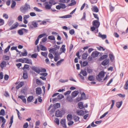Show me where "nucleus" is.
Listing matches in <instances>:
<instances>
[{
  "label": "nucleus",
  "instance_id": "nucleus-1",
  "mask_svg": "<svg viewBox=\"0 0 128 128\" xmlns=\"http://www.w3.org/2000/svg\"><path fill=\"white\" fill-rule=\"evenodd\" d=\"M64 113V112L63 110H58L56 111L55 115L56 116L58 117H62Z\"/></svg>",
  "mask_w": 128,
  "mask_h": 128
},
{
  "label": "nucleus",
  "instance_id": "nucleus-2",
  "mask_svg": "<svg viewBox=\"0 0 128 128\" xmlns=\"http://www.w3.org/2000/svg\"><path fill=\"white\" fill-rule=\"evenodd\" d=\"M29 8H30V6L27 3H26L24 7L23 6L21 7L20 8V10L22 12H24V11L26 12V10H27Z\"/></svg>",
  "mask_w": 128,
  "mask_h": 128
},
{
  "label": "nucleus",
  "instance_id": "nucleus-3",
  "mask_svg": "<svg viewBox=\"0 0 128 128\" xmlns=\"http://www.w3.org/2000/svg\"><path fill=\"white\" fill-rule=\"evenodd\" d=\"M92 24L93 25L96 26L97 28H98L100 24V22L98 20H94L92 22Z\"/></svg>",
  "mask_w": 128,
  "mask_h": 128
},
{
  "label": "nucleus",
  "instance_id": "nucleus-4",
  "mask_svg": "<svg viewBox=\"0 0 128 128\" xmlns=\"http://www.w3.org/2000/svg\"><path fill=\"white\" fill-rule=\"evenodd\" d=\"M40 22H41V20H34L32 22V24L33 26L34 27L36 28L38 27V24L37 23Z\"/></svg>",
  "mask_w": 128,
  "mask_h": 128
},
{
  "label": "nucleus",
  "instance_id": "nucleus-5",
  "mask_svg": "<svg viewBox=\"0 0 128 128\" xmlns=\"http://www.w3.org/2000/svg\"><path fill=\"white\" fill-rule=\"evenodd\" d=\"M48 3V2H46L44 4L45 5V8L46 9L49 10L51 9L52 6L50 4H49Z\"/></svg>",
  "mask_w": 128,
  "mask_h": 128
},
{
  "label": "nucleus",
  "instance_id": "nucleus-6",
  "mask_svg": "<svg viewBox=\"0 0 128 128\" xmlns=\"http://www.w3.org/2000/svg\"><path fill=\"white\" fill-rule=\"evenodd\" d=\"M31 68L32 70L38 74H39L40 72V69L38 67L32 66Z\"/></svg>",
  "mask_w": 128,
  "mask_h": 128
},
{
  "label": "nucleus",
  "instance_id": "nucleus-7",
  "mask_svg": "<svg viewBox=\"0 0 128 128\" xmlns=\"http://www.w3.org/2000/svg\"><path fill=\"white\" fill-rule=\"evenodd\" d=\"M110 61L109 59L107 58L102 62L101 64L104 66H106L109 64Z\"/></svg>",
  "mask_w": 128,
  "mask_h": 128
},
{
  "label": "nucleus",
  "instance_id": "nucleus-8",
  "mask_svg": "<svg viewBox=\"0 0 128 128\" xmlns=\"http://www.w3.org/2000/svg\"><path fill=\"white\" fill-rule=\"evenodd\" d=\"M99 54L100 52L97 51H94L92 54L91 56L93 58H94L97 57Z\"/></svg>",
  "mask_w": 128,
  "mask_h": 128
},
{
  "label": "nucleus",
  "instance_id": "nucleus-9",
  "mask_svg": "<svg viewBox=\"0 0 128 128\" xmlns=\"http://www.w3.org/2000/svg\"><path fill=\"white\" fill-rule=\"evenodd\" d=\"M90 29L91 31L94 32L95 33H97L98 32V28H96V27L94 26L91 27Z\"/></svg>",
  "mask_w": 128,
  "mask_h": 128
},
{
  "label": "nucleus",
  "instance_id": "nucleus-10",
  "mask_svg": "<svg viewBox=\"0 0 128 128\" xmlns=\"http://www.w3.org/2000/svg\"><path fill=\"white\" fill-rule=\"evenodd\" d=\"M60 123L65 128H67L66 124V120L65 119H62L60 121Z\"/></svg>",
  "mask_w": 128,
  "mask_h": 128
},
{
  "label": "nucleus",
  "instance_id": "nucleus-11",
  "mask_svg": "<svg viewBox=\"0 0 128 128\" xmlns=\"http://www.w3.org/2000/svg\"><path fill=\"white\" fill-rule=\"evenodd\" d=\"M42 89L38 87L36 89V94L37 95H40L42 93Z\"/></svg>",
  "mask_w": 128,
  "mask_h": 128
},
{
  "label": "nucleus",
  "instance_id": "nucleus-12",
  "mask_svg": "<svg viewBox=\"0 0 128 128\" xmlns=\"http://www.w3.org/2000/svg\"><path fill=\"white\" fill-rule=\"evenodd\" d=\"M79 92L78 90H75L72 93V98L76 97L78 94Z\"/></svg>",
  "mask_w": 128,
  "mask_h": 128
},
{
  "label": "nucleus",
  "instance_id": "nucleus-13",
  "mask_svg": "<svg viewBox=\"0 0 128 128\" xmlns=\"http://www.w3.org/2000/svg\"><path fill=\"white\" fill-rule=\"evenodd\" d=\"M23 77L24 79H26L28 78V74L26 70H24L23 72Z\"/></svg>",
  "mask_w": 128,
  "mask_h": 128
},
{
  "label": "nucleus",
  "instance_id": "nucleus-14",
  "mask_svg": "<svg viewBox=\"0 0 128 128\" xmlns=\"http://www.w3.org/2000/svg\"><path fill=\"white\" fill-rule=\"evenodd\" d=\"M6 62L5 61H2L0 64V66L2 69H3L4 67L6 66Z\"/></svg>",
  "mask_w": 128,
  "mask_h": 128
},
{
  "label": "nucleus",
  "instance_id": "nucleus-15",
  "mask_svg": "<svg viewBox=\"0 0 128 128\" xmlns=\"http://www.w3.org/2000/svg\"><path fill=\"white\" fill-rule=\"evenodd\" d=\"M92 10L94 12H98L99 10L96 6H94L91 8Z\"/></svg>",
  "mask_w": 128,
  "mask_h": 128
},
{
  "label": "nucleus",
  "instance_id": "nucleus-16",
  "mask_svg": "<svg viewBox=\"0 0 128 128\" xmlns=\"http://www.w3.org/2000/svg\"><path fill=\"white\" fill-rule=\"evenodd\" d=\"M122 104V101H121L120 102H117L116 103V106L117 108H119L121 107Z\"/></svg>",
  "mask_w": 128,
  "mask_h": 128
},
{
  "label": "nucleus",
  "instance_id": "nucleus-17",
  "mask_svg": "<svg viewBox=\"0 0 128 128\" xmlns=\"http://www.w3.org/2000/svg\"><path fill=\"white\" fill-rule=\"evenodd\" d=\"M105 72L103 71H102L100 72L97 76H100L101 78L104 77L105 75Z\"/></svg>",
  "mask_w": 128,
  "mask_h": 128
},
{
  "label": "nucleus",
  "instance_id": "nucleus-18",
  "mask_svg": "<svg viewBox=\"0 0 128 128\" xmlns=\"http://www.w3.org/2000/svg\"><path fill=\"white\" fill-rule=\"evenodd\" d=\"M16 24L13 25L11 27L9 28L10 30H12L14 29L15 28H17L19 25V24L18 22H16Z\"/></svg>",
  "mask_w": 128,
  "mask_h": 128
},
{
  "label": "nucleus",
  "instance_id": "nucleus-19",
  "mask_svg": "<svg viewBox=\"0 0 128 128\" xmlns=\"http://www.w3.org/2000/svg\"><path fill=\"white\" fill-rule=\"evenodd\" d=\"M84 111L82 110H81L80 111L77 110L76 113L78 115L82 116L84 114Z\"/></svg>",
  "mask_w": 128,
  "mask_h": 128
},
{
  "label": "nucleus",
  "instance_id": "nucleus-20",
  "mask_svg": "<svg viewBox=\"0 0 128 128\" xmlns=\"http://www.w3.org/2000/svg\"><path fill=\"white\" fill-rule=\"evenodd\" d=\"M73 119L74 121L75 122H78L79 120L80 119V117L76 115H74Z\"/></svg>",
  "mask_w": 128,
  "mask_h": 128
},
{
  "label": "nucleus",
  "instance_id": "nucleus-21",
  "mask_svg": "<svg viewBox=\"0 0 128 128\" xmlns=\"http://www.w3.org/2000/svg\"><path fill=\"white\" fill-rule=\"evenodd\" d=\"M48 2L52 6V5H55L57 3L56 1V0H49Z\"/></svg>",
  "mask_w": 128,
  "mask_h": 128
},
{
  "label": "nucleus",
  "instance_id": "nucleus-22",
  "mask_svg": "<svg viewBox=\"0 0 128 128\" xmlns=\"http://www.w3.org/2000/svg\"><path fill=\"white\" fill-rule=\"evenodd\" d=\"M24 59L26 60V61L24 62L25 63L32 64V61L31 60H29L27 58H24Z\"/></svg>",
  "mask_w": 128,
  "mask_h": 128
},
{
  "label": "nucleus",
  "instance_id": "nucleus-23",
  "mask_svg": "<svg viewBox=\"0 0 128 128\" xmlns=\"http://www.w3.org/2000/svg\"><path fill=\"white\" fill-rule=\"evenodd\" d=\"M88 56V54L87 53V52L84 53L82 55V59L84 60L86 59Z\"/></svg>",
  "mask_w": 128,
  "mask_h": 128
},
{
  "label": "nucleus",
  "instance_id": "nucleus-24",
  "mask_svg": "<svg viewBox=\"0 0 128 128\" xmlns=\"http://www.w3.org/2000/svg\"><path fill=\"white\" fill-rule=\"evenodd\" d=\"M72 17V15H67L62 16H60L58 17L61 18H70Z\"/></svg>",
  "mask_w": 128,
  "mask_h": 128
},
{
  "label": "nucleus",
  "instance_id": "nucleus-25",
  "mask_svg": "<svg viewBox=\"0 0 128 128\" xmlns=\"http://www.w3.org/2000/svg\"><path fill=\"white\" fill-rule=\"evenodd\" d=\"M40 48L41 50L42 51H46L47 50L46 47L42 44H40Z\"/></svg>",
  "mask_w": 128,
  "mask_h": 128
},
{
  "label": "nucleus",
  "instance_id": "nucleus-26",
  "mask_svg": "<svg viewBox=\"0 0 128 128\" xmlns=\"http://www.w3.org/2000/svg\"><path fill=\"white\" fill-rule=\"evenodd\" d=\"M80 73V74H82L84 76H85L87 75V73L85 69L84 70H83L82 69Z\"/></svg>",
  "mask_w": 128,
  "mask_h": 128
},
{
  "label": "nucleus",
  "instance_id": "nucleus-27",
  "mask_svg": "<svg viewBox=\"0 0 128 128\" xmlns=\"http://www.w3.org/2000/svg\"><path fill=\"white\" fill-rule=\"evenodd\" d=\"M34 99V97L32 96H30L28 97L27 99V102H31Z\"/></svg>",
  "mask_w": 128,
  "mask_h": 128
},
{
  "label": "nucleus",
  "instance_id": "nucleus-28",
  "mask_svg": "<svg viewBox=\"0 0 128 128\" xmlns=\"http://www.w3.org/2000/svg\"><path fill=\"white\" fill-rule=\"evenodd\" d=\"M72 115L71 114H68L66 116V118L68 121H70L72 120Z\"/></svg>",
  "mask_w": 128,
  "mask_h": 128
},
{
  "label": "nucleus",
  "instance_id": "nucleus-29",
  "mask_svg": "<svg viewBox=\"0 0 128 128\" xmlns=\"http://www.w3.org/2000/svg\"><path fill=\"white\" fill-rule=\"evenodd\" d=\"M108 56V55L107 54L104 55L100 58L99 60L100 61H102L104 59L107 58Z\"/></svg>",
  "mask_w": 128,
  "mask_h": 128
},
{
  "label": "nucleus",
  "instance_id": "nucleus-30",
  "mask_svg": "<svg viewBox=\"0 0 128 128\" xmlns=\"http://www.w3.org/2000/svg\"><path fill=\"white\" fill-rule=\"evenodd\" d=\"M78 105L79 108L80 109H82L84 107V106H83V103L82 102L78 103Z\"/></svg>",
  "mask_w": 128,
  "mask_h": 128
},
{
  "label": "nucleus",
  "instance_id": "nucleus-31",
  "mask_svg": "<svg viewBox=\"0 0 128 128\" xmlns=\"http://www.w3.org/2000/svg\"><path fill=\"white\" fill-rule=\"evenodd\" d=\"M56 49L54 48H50L49 51L50 53H52L54 54V53L56 52Z\"/></svg>",
  "mask_w": 128,
  "mask_h": 128
},
{
  "label": "nucleus",
  "instance_id": "nucleus-32",
  "mask_svg": "<svg viewBox=\"0 0 128 128\" xmlns=\"http://www.w3.org/2000/svg\"><path fill=\"white\" fill-rule=\"evenodd\" d=\"M109 57L111 62H113L114 59V55L112 54H109Z\"/></svg>",
  "mask_w": 128,
  "mask_h": 128
},
{
  "label": "nucleus",
  "instance_id": "nucleus-33",
  "mask_svg": "<svg viewBox=\"0 0 128 128\" xmlns=\"http://www.w3.org/2000/svg\"><path fill=\"white\" fill-rule=\"evenodd\" d=\"M22 28L19 30H18V34L21 36L22 35L24 34L23 32Z\"/></svg>",
  "mask_w": 128,
  "mask_h": 128
},
{
  "label": "nucleus",
  "instance_id": "nucleus-34",
  "mask_svg": "<svg viewBox=\"0 0 128 128\" xmlns=\"http://www.w3.org/2000/svg\"><path fill=\"white\" fill-rule=\"evenodd\" d=\"M124 88L126 90H127L128 89V79L126 82V84L124 86Z\"/></svg>",
  "mask_w": 128,
  "mask_h": 128
},
{
  "label": "nucleus",
  "instance_id": "nucleus-35",
  "mask_svg": "<svg viewBox=\"0 0 128 128\" xmlns=\"http://www.w3.org/2000/svg\"><path fill=\"white\" fill-rule=\"evenodd\" d=\"M88 79L90 81H93L94 80V78L93 76H88Z\"/></svg>",
  "mask_w": 128,
  "mask_h": 128
},
{
  "label": "nucleus",
  "instance_id": "nucleus-36",
  "mask_svg": "<svg viewBox=\"0 0 128 128\" xmlns=\"http://www.w3.org/2000/svg\"><path fill=\"white\" fill-rule=\"evenodd\" d=\"M24 52H21L22 55L23 56H26L28 54V52L25 49H24Z\"/></svg>",
  "mask_w": 128,
  "mask_h": 128
},
{
  "label": "nucleus",
  "instance_id": "nucleus-37",
  "mask_svg": "<svg viewBox=\"0 0 128 128\" xmlns=\"http://www.w3.org/2000/svg\"><path fill=\"white\" fill-rule=\"evenodd\" d=\"M64 60V59H61L60 60L58 61L56 64V65L57 66H60L62 62Z\"/></svg>",
  "mask_w": 128,
  "mask_h": 128
},
{
  "label": "nucleus",
  "instance_id": "nucleus-38",
  "mask_svg": "<svg viewBox=\"0 0 128 128\" xmlns=\"http://www.w3.org/2000/svg\"><path fill=\"white\" fill-rule=\"evenodd\" d=\"M54 106L56 108H59L60 107V104L59 103H56L55 104H54Z\"/></svg>",
  "mask_w": 128,
  "mask_h": 128
},
{
  "label": "nucleus",
  "instance_id": "nucleus-39",
  "mask_svg": "<svg viewBox=\"0 0 128 128\" xmlns=\"http://www.w3.org/2000/svg\"><path fill=\"white\" fill-rule=\"evenodd\" d=\"M12 4L11 5V8H13L14 7L16 4V2L15 1L12 0Z\"/></svg>",
  "mask_w": 128,
  "mask_h": 128
},
{
  "label": "nucleus",
  "instance_id": "nucleus-40",
  "mask_svg": "<svg viewBox=\"0 0 128 128\" xmlns=\"http://www.w3.org/2000/svg\"><path fill=\"white\" fill-rule=\"evenodd\" d=\"M65 45H63L60 48V50H62V52H64L66 50V49L65 48Z\"/></svg>",
  "mask_w": 128,
  "mask_h": 128
},
{
  "label": "nucleus",
  "instance_id": "nucleus-41",
  "mask_svg": "<svg viewBox=\"0 0 128 128\" xmlns=\"http://www.w3.org/2000/svg\"><path fill=\"white\" fill-rule=\"evenodd\" d=\"M36 82L38 85H41L42 84V82L40 80L38 79H36Z\"/></svg>",
  "mask_w": 128,
  "mask_h": 128
},
{
  "label": "nucleus",
  "instance_id": "nucleus-42",
  "mask_svg": "<svg viewBox=\"0 0 128 128\" xmlns=\"http://www.w3.org/2000/svg\"><path fill=\"white\" fill-rule=\"evenodd\" d=\"M5 112L3 109H2L0 112V115L4 116L5 115Z\"/></svg>",
  "mask_w": 128,
  "mask_h": 128
},
{
  "label": "nucleus",
  "instance_id": "nucleus-43",
  "mask_svg": "<svg viewBox=\"0 0 128 128\" xmlns=\"http://www.w3.org/2000/svg\"><path fill=\"white\" fill-rule=\"evenodd\" d=\"M3 59L5 60H8L10 59V58L8 56L5 55L3 56Z\"/></svg>",
  "mask_w": 128,
  "mask_h": 128
},
{
  "label": "nucleus",
  "instance_id": "nucleus-44",
  "mask_svg": "<svg viewBox=\"0 0 128 128\" xmlns=\"http://www.w3.org/2000/svg\"><path fill=\"white\" fill-rule=\"evenodd\" d=\"M10 45H8L7 47L5 49L4 52V53H6L8 52V51L9 49L10 48Z\"/></svg>",
  "mask_w": 128,
  "mask_h": 128
},
{
  "label": "nucleus",
  "instance_id": "nucleus-45",
  "mask_svg": "<svg viewBox=\"0 0 128 128\" xmlns=\"http://www.w3.org/2000/svg\"><path fill=\"white\" fill-rule=\"evenodd\" d=\"M48 38L51 40H55V38L53 36H49L48 37Z\"/></svg>",
  "mask_w": 128,
  "mask_h": 128
},
{
  "label": "nucleus",
  "instance_id": "nucleus-46",
  "mask_svg": "<svg viewBox=\"0 0 128 128\" xmlns=\"http://www.w3.org/2000/svg\"><path fill=\"white\" fill-rule=\"evenodd\" d=\"M76 1H74L73 2H72L71 3L68 4V6H72L76 4Z\"/></svg>",
  "mask_w": 128,
  "mask_h": 128
},
{
  "label": "nucleus",
  "instance_id": "nucleus-47",
  "mask_svg": "<svg viewBox=\"0 0 128 128\" xmlns=\"http://www.w3.org/2000/svg\"><path fill=\"white\" fill-rule=\"evenodd\" d=\"M41 54L42 56H44L45 58H47L48 53L46 52H42Z\"/></svg>",
  "mask_w": 128,
  "mask_h": 128
},
{
  "label": "nucleus",
  "instance_id": "nucleus-48",
  "mask_svg": "<svg viewBox=\"0 0 128 128\" xmlns=\"http://www.w3.org/2000/svg\"><path fill=\"white\" fill-rule=\"evenodd\" d=\"M64 98V96L61 94H59L58 96V98L59 100H61Z\"/></svg>",
  "mask_w": 128,
  "mask_h": 128
},
{
  "label": "nucleus",
  "instance_id": "nucleus-49",
  "mask_svg": "<svg viewBox=\"0 0 128 128\" xmlns=\"http://www.w3.org/2000/svg\"><path fill=\"white\" fill-rule=\"evenodd\" d=\"M16 62H20L22 63L24 62V59L22 58H20L18 59H17L16 60Z\"/></svg>",
  "mask_w": 128,
  "mask_h": 128
},
{
  "label": "nucleus",
  "instance_id": "nucleus-50",
  "mask_svg": "<svg viewBox=\"0 0 128 128\" xmlns=\"http://www.w3.org/2000/svg\"><path fill=\"white\" fill-rule=\"evenodd\" d=\"M38 54L34 53L31 55V57L32 58H36L38 55Z\"/></svg>",
  "mask_w": 128,
  "mask_h": 128
},
{
  "label": "nucleus",
  "instance_id": "nucleus-51",
  "mask_svg": "<svg viewBox=\"0 0 128 128\" xmlns=\"http://www.w3.org/2000/svg\"><path fill=\"white\" fill-rule=\"evenodd\" d=\"M88 62L87 61H84L83 62L82 66L85 67L88 65Z\"/></svg>",
  "mask_w": 128,
  "mask_h": 128
},
{
  "label": "nucleus",
  "instance_id": "nucleus-52",
  "mask_svg": "<svg viewBox=\"0 0 128 128\" xmlns=\"http://www.w3.org/2000/svg\"><path fill=\"white\" fill-rule=\"evenodd\" d=\"M4 23V20L2 19H0V26L3 25Z\"/></svg>",
  "mask_w": 128,
  "mask_h": 128
},
{
  "label": "nucleus",
  "instance_id": "nucleus-53",
  "mask_svg": "<svg viewBox=\"0 0 128 128\" xmlns=\"http://www.w3.org/2000/svg\"><path fill=\"white\" fill-rule=\"evenodd\" d=\"M54 121L58 125L59 124V120L58 118H56L54 119Z\"/></svg>",
  "mask_w": 128,
  "mask_h": 128
},
{
  "label": "nucleus",
  "instance_id": "nucleus-54",
  "mask_svg": "<svg viewBox=\"0 0 128 128\" xmlns=\"http://www.w3.org/2000/svg\"><path fill=\"white\" fill-rule=\"evenodd\" d=\"M86 97V94L84 92H83L81 94V98L83 100Z\"/></svg>",
  "mask_w": 128,
  "mask_h": 128
},
{
  "label": "nucleus",
  "instance_id": "nucleus-55",
  "mask_svg": "<svg viewBox=\"0 0 128 128\" xmlns=\"http://www.w3.org/2000/svg\"><path fill=\"white\" fill-rule=\"evenodd\" d=\"M93 14L94 15V18H95L97 19V20H99V18L98 16V15L97 14H95L94 13H93Z\"/></svg>",
  "mask_w": 128,
  "mask_h": 128
},
{
  "label": "nucleus",
  "instance_id": "nucleus-56",
  "mask_svg": "<svg viewBox=\"0 0 128 128\" xmlns=\"http://www.w3.org/2000/svg\"><path fill=\"white\" fill-rule=\"evenodd\" d=\"M68 121L69 122L68 123V126H71L73 124L74 122L73 121L71 120Z\"/></svg>",
  "mask_w": 128,
  "mask_h": 128
},
{
  "label": "nucleus",
  "instance_id": "nucleus-57",
  "mask_svg": "<svg viewBox=\"0 0 128 128\" xmlns=\"http://www.w3.org/2000/svg\"><path fill=\"white\" fill-rule=\"evenodd\" d=\"M60 4V5L61 8L64 9L66 8V6L65 4L62 3Z\"/></svg>",
  "mask_w": 128,
  "mask_h": 128
},
{
  "label": "nucleus",
  "instance_id": "nucleus-58",
  "mask_svg": "<svg viewBox=\"0 0 128 128\" xmlns=\"http://www.w3.org/2000/svg\"><path fill=\"white\" fill-rule=\"evenodd\" d=\"M109 6L110 11L111 12L113 11L114 10V7L112 6L111 4L109 5Z\"/></svg>",
  "mask_w": 128,
  "mask_h": 128
},
{
  "label": "nucleus",
  "instance_id": "nucleus-59",
  "mask_svg": "<svg viewBox=\"0 0 128 128\" xmlns=\"http://www.w3.org/2000/svg\"><path fill=\"white\" fill-rule=\"evenodd\" d=\"M75 33V31L74 29H72L69 31L70 34L71 35H73Z\"/></svg>",
  "mask_w": 128,
  "mask_h": 128
},
{
  "label": "nucleus",
  "instance_id": "nucleus-60",
  "mask_svg": "<svg viewBox=\"0 0 128 128\" xmlns=\"http://www.w3.org/2000/svg\"><path fill=\"white\" fill-rule=\"evenodd\" d=\"M34 10L38 12H40L42 11V10L38 9V8L36 7H34Z\"/></svg>",
  "mask_w": 128,
  "mask_h": 128
},
{
  "label": "nucleus",
  "instance_id": "nucleus-61",
  "mask_svg": "<svg viewBox=\"0 0 128 128\" xmlns=\"http://www.w3.org/2000/svg\"><path fill=\"white\" fill-rule=\"evenodd\" d=\"M102 78L100 76H97L96 77V79L98 81H101L102 80Z\"/></svg>",
  "mask_w": 128,
  "mask_h": 128
},
{
  "label": "nucleus",
  "instance_id": "nucleus-62",
  "mask_svg": "<svg viewBox=\"0 0 128 128\" xmlns=\"http://www.w3.org/2000/svg\"><path fill=\"white\" fill-rule=\"evenodd\" d=\"M28 126V122H26L23 126L24 128H27Z\"/></svg>",
  "mask_w": 128,
  "mask_h": 128
},
{
  "label": "nucleus",
  "instance_id": "nucleus-63",
  "mask_svg": "<svg viewBox=\"0 0 128 128\" xmlns=\"http://www.w3.org/2000/svg\"><path fill=\"white\" fill-rule=\"evenodd\" d=\"M24 84V82H20L18 84V85L20 87H22Z\"/></svg>",
  "mask_w": 128,
  "mask_h": 128
},
{
  "label": "nucleus",
  "instance_id": "nucleus-64",
  "mask_svg": "<svg viewBox=\"0 0 128 128\" xmlns=\"http://www.w3.org/2000/svg\"><path fill=\"white\" fill-rule=\"evenodd\" d=\"M18 19L19 21H22V17L21 15H20L18 17Z\"/></svg>",
  "mask_w": 128,
  "mask_h": 128
}]
</instances>
